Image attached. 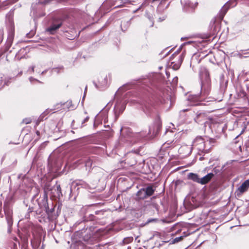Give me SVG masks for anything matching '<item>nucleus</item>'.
<instances>
[{"mask_svg":"<svg viewBox=\"0 0 249 249\" xmlns=\"http://www.w3.org/2000/svg\"><path fill=\"white\" fill-rule=\"evenodd\" d=\"M201 115H202L201 113H200L199 114L197 115L196 118H195V121H196V122H197V121H198V117H199V116H201Z\"/></svg>","mask_w":249,"mask_h":249,"instance_id":"473e14b6","label":"nucleus"},{"mask_svg":"<svg viewBox=\"0 0 249 249\" xmlns=\"http://www.w3.org/2000/svg\"><path fill=\"white\" fill-rule=\"evenodd\" d=\"M99 85L94 83L95 87L99 89H103L107 86V76L104 75L101 76L98 79Z\"/></svg>","mask_w":249,"mask_h":249,"instance_id":"1a4fd4ad","label":"nucleus"},{"mask_svg":"<svg viewBox=\"0 0 249 249\" xmlns=\"http://www.w3.org/2000/svg\"><path fill=\"white\" fill-rule=\"evenodd\" d=\"M127 23L128 24V25H130V23H129V22H127Z\"/></svg>","mask_w":249,"mask_h":249,"instance_id":"a19ab883","label":"nucleus"},{"mask_svg":"<svg viewBox=\"0 0 249 249\" xmlns=\"http://www.w3.org/2000/svg\"><path fill=\"white\" fill-rule=\"evenodd\" d=\"M153 23L152 22L151 26H153Z\"/></svg>","mask_w":249,"mask_h":249,"instance_id":"ea45409f","label":"nucleus"},{"mask_svg":"<svg viewBox=\"0 0 249 249\" xmlns=\"http://www.w3.org/2000/svg\"><path fill=\"white\" fill-rule=\"evenodd\" d=\"M184 57V53L183 52L182 53V54L181 55H180L178 57V61L177 62H171V67H172V68L175 70H177L178 69L181 65V64L183 60Z\"/></svg>","mask_w":249,"mask_h":249,"instance_id":"9b49d317","label":"nucleus"},{"mask_svg":"<svg viewBox=\"0 0 249 249\" xmlns=\"http://www.w3.org/2000/svg\"><path fill=\"white\" fill-rule=\"evenodd\" d=\"M155 109V106H154L151 103H147L144 105L143 110L145 112V113L149 114L151 112L154 111V110Z\"/></svg>","mask_w":249,"mask_h":249,"instance_id":"4468645a","label":"nucleus"},{"mask_svg":"<svg viewBox=\"0 0 249 249\" xmlns=\"http://www.w3.org/2000/svg\"><path fill=\"white\" fill-rule=\"evenodd\" d=\"M199 74L201 80L200 92L199 95H192L189 97V100L194 102L193 104L194 106L200 104L199 103H195L196 102H200L207 99L211 89V80L208 70L205 68H201Z\"/></svg>","mask_w":249,"mask_h":249,"instance_id":"f257e3e1","label":"nucleus"},{"mask_svg":"<svg viewBox=\"0 0 249 249\" xmlns=\"http://www.w3.org/2000/svg\"><path fill=\"white\" fill-rule=\"evenodd\" d=\"M89 119V117H87L86 118L84 119V120L82 121V124H83L85 122H87Z\"/></svg>","mask_w":249,"mask_h":249,"instance_id":"c85d7f7f","label":"nucleus"},{"mask_svg":"<svg viewBox=\"0 0 249 249\" xmlns=\"http://www.w3.org/2000/svg\"><path fill=\"white\" fill-rule=\"evenodd\" d=\"M183 237L182 236L176 237L172 240V243L173 244L178 243V242L180 241L183 239Z\"/></svg>","mask_w":249,"mask_h":249,"instance_id":"5701e85b","label":"nucleus"},{"mask_svg":"<svg viewBox=\"0 0 249 249\" xmlns=\"http://www.w3.org/2000/svg\"><path fill=\"white\" fill-rule=\"evenodd\" d=\"M237 0H230L221 8L219 13V18L222 20L230 7L236 6Z\"/></svg>","mask_w":249,"mask_h":249,"instance_id":"7ed1b4c3","label":"nucleus"},{"mask_svg":"<svg viewBox=\"0 0 249 249\" xmlns=\"http://www.w3.org/2000/svg\"><path fill=\"white\" fill-rule=\"evenodd\" d=\"M35 66H33L29 68V71L31 70L32 72H34L35 71Z\"/></svg>","mask_w":249,"mask_h":249,"instance_id":"cd10ccee","label":"nucleus"},{"mask_svg":"<svg viewBox=\"0 0 249 249\" xmlns=\"http://www.w3.org/2000/svg\"><path fill=\"white\" fill-rule=\"evenodd\" d=\"M192 146L196 147V149L201 152L206 151L205 142L201 137H197L193 141Z\"/></svg>","mask_w":249,"mask_h":249,"instance_id":"20e7f679","label":"nucleus"},{"mask_svg":"<svg viewBox=\"0 0 249 249\" xmlns=\"http://www.w3.org/2000/svg\"><path fill=\"white\" fill-rule=\"evenodd\" d=\"M165 19V17L164 16L162 18H159V21L160 22V21H163Z\"/></svg>","mask_w":249,"mask_h":249,"instance_id":"c756f323","label":"nucleus"},{"mask_svg":"<svg viewBox=\"0 0 249 249\" xmlns=\"http://www.w3.org/2000/svg\"><path fill=\"white\" fill-rule=\"evenodd\" d=\"M188 178L189 179L192 180L193 181L196 182L197 183L199 182V178L196 174H195L193 173H190L188 175Z\"/></svg>","mask_w":249,"mask_h":249,"instance_id":"a211bd4d","label":"nucleus"},{"mask_svg":"<svg viewBox=\"0 0 249 249\" xmlns=\"http://www.w3.org/2000/svg\"><path fill=\"white\" fill-rule=\"evenodd\" d=\"M87 87H86L85 91H86V90H87Z\"/></svg>","mask_w":249,"mask_h":249,"instance_id":"58836bf2","label":"nucleus"},{"mask_svg":"<svg viewBox=\"0 0 249 249\" xmlns=\"http://www.w3.org/2000/svg\"><path fill=\"white\" fill-rule=\"evenodd\" d=\"M44 196L45 198H47V195L49 192H51V194H53V193L52 192L53 189L52 187L51 186L50 183H46L44 187Z\"/></svg>","mask_w":249,"mask_h":249,"instance_id":"6ab92c4d","label":"nucleus"},{"mask_svg":"<svg viewBox=\"0 0 249 249\" xmlns=\"http://www.w3.org/2000/svg\"><path fill=\"white\" fill-rule=\"evenodd\" d=\"M144 190L147 197L152 196L154 192V189L152 186H148L144 188Z\"/></svg>","mask_w":249,"mask_h":249,"instance_id":"aec40b11","label":"nucleus"},{"mask_svg":"<svg viewBox=\"0 0 249 249\" xmlns=\"http://www.w3.org/2000/svg\"><path fill=\"white\" fill-rule=\"evenodd\" d=\"M215 22L216 19L215 18H213L210 22V26L211 27V30H213V35L216 34L219 30V25L218 24H216Z\"/></svg>","mask_w":249,"mask_h":249,"instance_id":"f8f14e48","label":"nucleus"},{"mask_svg":"<svg viewBox=\"0 0 249 249\" xmlns=\"http://www.w3.org/2000/svg\"><path fill=\"white\" fill-rule=\"evenodd\" d=\"M4 211L8 226V232H10V228L13 225L12 213L10 209L6 206L5 204L4 205Z\"/></svg>","mask_w":249,"mask_h":249,"instance_id":"423d86ee","label":"nucleus"},{"mask_svg":"<svg viewBox=\"0 0 249 249\" xmlns=\"http://www.w3.org/2000/svg\"><path fill=\"white\" fill-rule=\"evenodd\" d=\"M107 2L109 3L110 4L111 6H115V7H119L123 6L125 3H131V0H127L125 2H123V0L118 1V0H109L107 1Z\"/></svg>","mask_w":249,"mask_h":249,"instance_id":"9d476101","label":"nucleus"},{"mask_svg":"<svg viewBox=\"0 0 249 249\" xmlns=\"http://www.w3.org/2000/svg\"><path fill=\"white\" fill-rule=\"evenodd\" d=\"M158 219L156 218H150L147 220V221L146 222L145 224H148L151 222H155L158 221Z\"/></svg>","mask_w":249,"mask_h":249,"instance_id":"b1692460","label":"nucleus"},{"mask_svg":"<svg viewBox=\"0 0 249 249\" xmlns=\"http://www.w3.org/2000/svg\"><path fill=\"white\" fill-rule=\"evenodd\" d=\"M179 53V50H178L177 52H176L172 56H176Z\"/></svg>","mask_w":249,"mask_h":249,"instance_id":"72a5a7b5","label":"nucleus"},{"mask_svg":"<svg viewBox=\"0 0 249 249\" xmlns=\"http://www.w3.org/2000/svg\"><path fill=\"white\" fill-rule=\"evenodd\" d=\"M160 102L161 104H164V103H165L166 102V101L164 99V98H162V99H160Z\"/></svg>","mask_w":249,"mask_h":249,"instance_id":"7c9ffc66","label":"nucleus"},{"mask_svg":"<svg viewBox=\"0 0 249 249\" xmlns=\"http://www.w3.org/2000/svg\"><path fill=\"white\" fill-rule=\"evenodd\" d=\"M39 131H36V134L39 135Z\"/></svg>","mask_w":249,"mask_h":249,"instance_id":"e433bc0d","label":"nucleus"},{"mask_svg":"<svg viewBox=\"0 0 249 249\" xmlns=\"http://www.w3.org/2000/svg\"><path fill=\"white\" fill-rule=\"evenodd\" d=\"M45 71H42V72L41 74H44V73H45Z\"/></svg>","mask_w":249,"mask_h":249,"instance_id":"c9c22d12","label":"nucleus"},{"mask_svg":"<svg viewBox=\"0 0 249 249\" xmlns=\"http://www.w3.org/2000/svg\"><path fill=\"white\" fill-rule=\"evenodd\" d=\"M126 100H118L115 105L114 110L115 115H119L120 113H122L125 108Z\"/></svg>","mask_w":249,"mask_h":249,"instance_id":"0eeeda50","label":"nucleus"},{"mask_svg":"<svg viewBox=\"0 0 249 249\" xmlns=\"http://www.w3.org/2000/svg\"><path fill=\"white\" fill-rule=\"evenodd\" d=\"M2 203L1 201L0 200V213L1 212L2 209Z\"/></svg>","mask_w":249,"mask_h":249,"instance_id":"f704fd0d","label":"nucleus"},{"mask_svg":"<svg viewBox=\"0 0 249 249\" xmlns=\"http://www.w3.org/2000/svg\"><path fill=\"white\" fill-rule=\"evenodd\" d=\"M29 80H30V82H31V83H33L34 81H36V82H38V83H41V82H40V81H39V80H37V79H35V78H33V77H30L29 78Z\"/></svg>","mask_w":249,"mask_h":249,"instance_id":"a878e982","label":"nucleus"},{"mask_svg":"<svg viewBox=\"0 0 249 249\" xmlns=\"http://www.w3.org/2000/svg\"><path fill=\"white\" fill-rule=\"evenodd\" d=\"M147 196L146 195L145 191L144 188H142L140 189L137 193V199L141 200L144 199L146 198Z\"/></svg>","mask_w":249,"mask_h":249,"instance_id":"dca6fc26","label":"nucleus"},{"mask_svg":"<svg viewBox=\"0 0 249 249\" xmlns=\"http://www.w3.org/2000/svg\"><path fill=\"white\" fill-rule=\"evenodd\" d=\"M213 178V174H208L202 178H199V183L204 185L209 182L210 180Z\"/></svg>","mask_w":249,"mask_h":249,"instance_id":"ddd939ff","label":"nucleus"},{"mask_svg":"<svg viewBox=\"0 0 249 249\" xmlns=\"http://www.w3.org/2000/svg\"><path fill=\"white\" fill-rule=\"evenodd\" d=\"M92 164V162L90 159L87 160L85 162V166L87 168H89L90 169L91 167Z\"/></svg>","mask_w":249,"mask_h":249,"instance_id":"4be33fe9","label":"nucleus"},{"mask_svg":"<svg viewBox=\"0 0 249 249\" xmlns=\"http://www.w3.org/2000/svg\"><path fill=\"white\" fill-rule=\"evenodd\" d=\"M192 150V147L189 145H183L179 149L180 152L183 153V154L188 155H190Z\"/></svg>","mask_w":249,"mask_h":249,"instance_id":"2eb2a0df","label":"nucleus"},{"mask_svg":"<svg viewBox=\"0 0 249 249\" xmlns=\"http://www.w3.org/2000/svg\"><path fill=\"white\" fill-rule=\"evenodd\" d=\"M31 122V120L30 119H25L23 120V123L25 124H28L30 123Z\"/></svg>","mask_w":249,"mask_h":249,"instance_id":"bb28decb","label":"nucleus"},{"mask_svg":"<svg viewBox=\"0 0 249 249\" xmlns=\"http://www.w3.org/2000/svg\"><path fill=\"white\" fill-rule=\"evenodd\" d=\"M122 25H123V23H121V27H122V29H123Z\"/></svg>","mask_w":249,"mask_h":249,"instance_id":"4c0bfd02","label":"nucleus"},{"mask_svg":"<svg viewBox=\"0 0 249 249\" xmlns=\"http://www.w3.org/2000/svg\"><path fill=\"white\" fill-rule=\"evenodd\" d=\"M55 193H53V195L54 196L60 197L62 195L60 185H56V189H55Z\"/></svg>","mask_w":249,"mask_h":249,"instance_id":"412c9836","label":"nucleus"},{"mask_svg":"<svg viewBox=\"0 0 249 249\" xmlns=\"http://www.w3.org/2000/svg\"><path fill=\"white\" fill-rule=\"evenodd\" d=\"M62 23H60L58 24H53L48 29L47 31L49 32L51 34H54L55 31L58 29L61 26Z\"/></svg>","mask_w":249,"mask_h":249,"instance_id":"f3484780","label":"nucleus"},{"mask_svg":"<svg viewBox=\"0 0 249 249\" xmlns=\"http://www.w3.org/2000/svg\"><path fill=\"white\" fill-rule=\"evenodd\" d=\"M249 189V179L246 180L242 184L238 187L235 192L236 196L239 197Z\"/></svg>","mask_w":249,"mask_h":249,"instance_id":"39448f33","label":"nucleus"},{"mask_svg":"<svg viewBox=\"0 0 249 249\" xmlns=\"http://www.w3.org/2000/svg\"><path fill=\"white\" fill-rule=\"evenodd\" d=\"M218 172H219V169H217L216 168H214L212 173H210V174H213V177L214 175H216Z\"/></svg>","mask_w":249,"mask_h":249,"instance_id":"393cba45","label":"nucleus"},{"mask_svg":"<svg viewBox=\"0 0 249 249\" xmlns=\"http://www.w3.org/2000/svg\"><path fill=\"white\" fill-rule=\"evenodd\" d=\"M143 5V4H142L138 8H137L136 10L134 11V13H136L137 11L141 9V7Z\"/></svg>","mask_w":249,"mask_h":249,"instance_id":"2f4dec72","label":"nucleus"},{"mask_svg":"<svg viewBox=\"0 0 249 249\" xmlns=\"http://www.w3.org/2000/svg\"><path fill=\"white\" fill-rule=\"evenodd\" d=\"M180 1L183 7V9L186 11L193 9L195 8L197 5V3H192L190 0H181Z\"/></svg>","mask_w":249,"mask_h":249,"instance_id":"6e6552de","label":"nucleus"},{"mask_svg":"<svg viewBox=\"0 0 249 249\" xmlns=\"http://www.w3.org/2000/svg\"><path fill=\"white\" fill-rule=\"evenodd\" d=\"M121 131H125L126 133V138L121 137L120 140V142L122 143L124 141L130 142H135L141 140V138L144 137L145 135L142 134L141 133H134L131 131L129 128H122ZM123 133L124 132H122Z\"/></svg>","mask_w":249,"mask_h":249,"instance_id":"f03ea898","label":"nucleus"}]
</instances>
